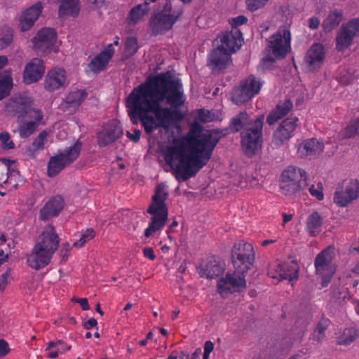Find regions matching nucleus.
Listing matches in <instances>:
<instances>
[{
	"mask_svg": "<svg viewBox=\"0 0 359 359\" xmlns=\"http://www.w3.org/2000/svg\"><path fill=\"white\" fill-rule=\"evenodd\" d=\"M203 130V126L194 122L187 136L173 138L172 145L166 147L165 161L178 181L194 177L212 158L219 141L229 133V128Z\"/></svg>",
	"mask_w": 359,
	"mask_h": 359,
	"instance_id": "nucleus-2",
	"label": "nucleus"
},
{
	"mask_svg": "<svg viewBox=\"0 0 359 359\" xmlns=\"http://www.w3.org/2000/svg\"><path fill=\"white\" fill-rule=\"evenodd\" d=\"M64 208V200L61 196H55L51 198L39 212V219L42 221H48L52 217H57Z\"/></svg>",
	"mask_w": 359,
	"mask_h": 359,
	"instance_id": "nucleus-21",
	"label": "nucleus"
},
{
	"mask_svg": "<svg viewBox=\"0 0 359 359\" xmlns=\"http://www.w3.org/2000/svg\"><path fill=\"white\" fill-rule=\"evenodd\" d=\"M10 135L7 132L0 133L1 146L4 150H10L15 148V144L13 141L10 140Z\"/></svg>",
	"mask_w": 359,
	"mask_h": 359,
	"instance_id": "nucleus-45",
	"label": "nucleus"
},
{
	"mask_svg": "<svg viewBox=\"0 0 359 359\" xmlns=\"http://www.w3.org/2000/svg\"><path fill=\"white\" fill-rule=\"evenodd\" d=\"M104 2V0H87L88 8L90 11L96 10L100 8Z\"/></svg>",
	"mask_w": 359,
	"mask_h": 359,
	"instance_id": "nucleus-54",
	"label": "nucleus"
},
{
	"mask_svg": "<svg viewBox=\"0 0 359 359\" xmlns=\"http://www.w3.org/2000/svg\"><path fill=\"white\" fill-rule=\"evenodd\" d=\"M170 71L149 77L134 88L126 99L132 123L140 119L144 131L150 135L158 128L168 130L171 124L181 121L178 108L184 103L180 79H174Z\"/></svg>",
	"mask_w": 359,
	"mask_h": 359,
	"instance_id": "nucleus-1",
	"label": "nucleus"
},
{
	"mask_svg": "<svg viewBox=\"0 0 359 359\" xmlns=\"http://www.w3.org/2000/svg\"><path fill=\"white\" fill-rule=\"evenodd\" d=\"M332 252L330 248H327L320 252L315 259L316 271L318 274H322L327 271L332 259Z\"/></svg>",
	"mask_w": 359,
	"mask_h": 359,
	"instance_id": "nucleus-29",
	"label": "nucleus"
},
{
	"mask_svg": "<svg viewBox=\"0 0 359 359\" xmlns=\"http://www.w3.org/2000/svg\"><path fill=\"white\" fill-rule=\"evenodd\" d=\"M214 349V344L210 341H207L204 345V353L203 359H208L210 353Z\"/></svg>",
	"mask_w": 359,
	"mask_h": 359,
	"instance_id": "nucleus-56",
	"label": "nucleus"
},
{
	"mask_svg": "<svg viewBox=\"0 0 359 359\" xmlns=\"http://www.w3.org/2000/svg\"><path fill=\"white\" fill-rule=\"evenodd\" d=\"M344 19V12L341 10L330 11L322 23L325 32H330L336 29Z\"/></svg>",
	"mask_w": 359,
	"mask_h": 359,
	"instance_id": "nucleus-28",
	"label": "nucleus"
},
{
	"mask_svg": "<svg viewBox=\"0 0 359 359\" xmlns=\"http://www.w3.org/2000/svg\"><path fill=\"white\" fill-rule=\"evenodd\" d=\"M355 36H359V17L341 25L335 38L336 49L338 51L346 50L351 46Z\"/></svg>",
	"mask_w": 359,
	"mask_h": 359,
	"instance_id": "nucleus-10",
	"label": "nucleus"
},
{
	"mask_svg": "<svg viewBox=\"0 0 359 359\" xmlns=\"http://www.w3.org/2000/svg\"><path fill=\"white\" fill-rule=\"evenodd\" d=\"M123 135V128L120 123L113 121L107 128L97 134V144L100 147H107L119 139Z\"/></svg>",
	"mask_w": 359,
	"mask_h": 359,
	"instance_id": "nucleus-18",
	"label": "nucleus"
},
{
	"mask_svg": "<svg viewBox=\"0 0 359 359\" xmlns=\"http://www.w3.org/2000/svg\"><path fill=\"white\" fill-rule=\"evenodd\" d=\"M248 22V18L245 15H238L232 18L230 20V24L232 26V29H237L240 25H244Z\"/></svg>",
	"mask_w": 359,
	"mask_h": 359,
	"instance_id": "nucleus-51",
	"label": "nucleus"
},
{
	"mask_svg": "<svg viewBox=\"0 0 359 359\" xmlns=\"http://www.w3.org/2000/svg\"><path fill=\"white\" fill-rule=\"evenodd\" d=\"M320 25V20L317 17H312L309 20V27L311 29H316Z\"/></svg>",
	"mask_w": 359,
	"mask_h": 359,
	"instance_id": "nucleus-60",
	"label": "nucleus"
},
{
	"mask_svg": "<svg viewBox=\"0 0 359 359\" xmlns=\"http://www.w3.org/2000/svg\"><path fill=\"white\" fill-rule=\"evenodd\" d=\"M47 136L48 133L46 130L41 131L33 141L32 144L27 148V151L34 153L38 150L43 149Z\"/></svg>",
	"mask_w": 359,
	"mask_h": 359,
	"instance_id": "nucleus-39",
	"label": "nucleus"
},
{
	"mask_svg": "<svg viewBox=\"0 0 359 359\" xmlns=\"http://www.w3.org/2000/svg\"><path fill=\"white\" fill-rule=\"evenodd\" d=\"M309 191L312 196L316 197L318 200L323 199V186L321 183L318 184V187L315 188L314 185H311L309 188Z\"/></svg>",
	"mask_w": 359,
	"mask_h": 359,
	"instance_id": "nucleus-49",
	"label": "nucleus"
},
{
	"mask_svg": "<svg viewBox=\"0 0 359 359\" xmlns=\"http://www.w3.org/2000/svg\"><path fill=\"white\" fill-rule=\"evenodd\" d=\"M221 46L229 53H236L242 46L243 41L242 33L238 29H232L231 32H225L219 36Z\"/></svg>",
	"mask_w": 359,
	"mask_h": 359,
	"instance_id": "nucleus-17",
	"label": "nucleus"
},
{
	"mask_svg": "<svg viewBox=\"0 0 359 359\" xmlns=\"http://www.w3.org/2000/svg\"><path fill=\"white\" fill-rule=\"evenodd\" d=\"M323 224V217L318 212H313L307 218L306 228L310 235H317L316 229L320 228Z\"/></svg>",
	"mask_w": 359,
	"mask_h": 359,
	"instance_id": "nucleus-35",
	"label": "nucleus"
},
{
	"mask_svg": "<svg viewBox=\"0 0 359 359\" xmlns=\"http://www.w3.org/2000/svg\"><path fill=\"white\" fill-rule=\"evenodd\" d=\"M126 136L133 142H137L140 140L141 131L140 130L135 129L133 134L130 133L129 131H127Z\"/></svg>",
	"mask_w": 359,
	"mask_h": 359,
	"instance_id": "nucleus-58",
	"label": "nucleus"
},
{
	"mask_svg": "<svg viewBox=\"0 0 359 359\" xmlns=\"http://www.w3.org/2000/svg\"><path fill=\"white\" fill-rule=\"evenodd\" d=\"M325 55V49L322 44H313L307 51L304 59L309 70L314 71L320 68L324 62Z\"/></svg>",
	"mask_w": 359,
	"mask_h": 359,
	"instance_id": "nucleus-20",
	"label": "nucleus"
},
{
	"mask_svg": "<svg viewBox=\"0 0 359 359\" xmlns=\"http://www.w3.org/2000/svg\"><path fill=\"white\" fill-rule=\"evenodd\" d=\"M324 149L323 142L316 138L305 140L301 144L298 149V153L301 157L315 158L319 156Z\"/></svg>",
	"mask_w": 359,
	"mask_h": 359,
	"instance_id": "nucleus-26",
	"label": "nucleus"
},
{
	"mask_svg": "<svg viewBox=\"0 0 359 359\" xmlns=\"http://www.w3.org/2000/svg\"><path fill=\"white\" fill-rule=\"evenodd\" d=\"M332 297L339 305H342L346 302V299H349V295L346 290H341L339 288H335L332 292Z\"/></svg>",
	"mask_w": 359,
	"mask_h": 359,
	"instance_id": "nucleus-43",
	"label": "nucleus"
},
{
	"mask_svg": "<svg viewBox=\"0 0 359 359\" xmlns=\"http://www.w3.org/2000/svg\"><path fill=\"white\" fill-rule=\"evenodd\" d=\"M60 5L59 7V15L63 16L69 15L76 16L79 14V8L78 7L79 0H59Z\"/></svg>",
	"mask_w": 359,
	"mask_h": 359,
	"instance_id": "nucleus-32",
	"label": "nucleus"
},
{
	"mask_svg": "<svg viewBox=\"0 0 359 359\" xmlns=\"http://www.w3.org/2000/svg\"><path fill=\"white\" fill-rule=\"evenodd\" d=\"M292 106L293 104L290 100L287 99L282 104H278L275 110L282 118L291 110Z\"/></svg>",
	"mask_w": 359,
	"mask_h": 359,
	"instance_id": "nucleus-47",
	"label": "nucleus"
},
{
	"mask_svg": "<svg viewBox=\"0 0 359 359\" xmlns=\"http://www.w3.org/2000/svg\"><path fill=\"white\" fill-rule=\"evenodd\" d=\"M168 192L165 191V185L159 184L156 187L155 194L152 196V203L147 212L152 215L148 228L144 231V236L150 237L153 233L163 228L168 219V210L165 201Z\"/></svg>",
	"mask_w": 359,
	"mask_h": 359,
	"instance_id": "nucleus-6",
	"label": "nucleus"
},
{
	"mask_svg": "<svg viewBox=\"0 0 359 359\" xmlns=\"http://www.w3.org/2000/svg\"><path fill=\"white\" fill-rule=\"evenodd\" d=\"M13 88V79L9 75L0 76V100L9 95Z\"/></svg>",
	"mask_w": 359,
	"mask_h": 359,
	"instance_id": "nucleus-38",
	"label": "nucleus"
},
{
	"mask_svg": "<svg viewBox=\"0 0 359 359\" xmlns=\"http://www.w3.org/2000/svg\"><path fill=\"white\" fill-rule=\"evenodd\" d=\"M45 65L40 58H34L28 62L23 71V82L31 84L37 82L43 76Z\"/></svg>",
	"mask_w": 359,
	"mask_h": 359,
	"instance_id": "nucleus-16",
	"label": "nucleus"
},
{
	"mask_svg": "<svg viewBox=\"0 0 359 359\" xmlns=\"http://www.w3.org/2000/svg\"><path fill=\"white\" fill-rule=\"evenodd\" d=\"M34 21L23 14H22L19 18V28L23 32L30 29L34 26Z\"/></svg>",
	"mask_w": 359,
	"mask_h": 359,
	"instance_id": "nucleus-46",
	"label": "nucleus"
},
{
	"mask_svg": "<svg viewBox=\"0 0 359 359\" xmlns=\"http://www.w3.org/2000/svg\"><path fill=\"white\" fill-rule=\"evenodd\" d=\"M280 268L279 276L282 280H289L290 281L297 279L299 273V266L295 261H291L289 263L278 264Z\"/></svg>",
	"mask_w": 359,
	"mask_h": 359,
	"instance_id": "nucleus-31",
	"label": "nucleus"
},
{
	"mask_svg": "<svg viewBox=\"0 0 359 359\" xmlns=\"http://www.w3.org/2000/svg\"><path fill=\"white\" fill-rule=\"evenodd\" d=\"M276 57H273L269 52V53L262 59L261 64L262 69L266 70L270 69L276 62Z\"/></svg>",
	"mask_w": 359,
	"mask_h": 359,
	"instance_id": "nucleus-50",
	"label": "nucleus"
},
{
	"mask_svg": "<svg viewBox=\"0 0 359 359\" xmlns=\"http://www.w3.org/2000/svg\"><path fill=\"white\" fill-rule=\"evenodd\" d=\"M297 121L298 118L297 117H290L283 120L273 133L272 143L277 147H280L287 141L291 137Z\"/></svg>",
	"mask_w": 359,
	"mask_h": 359,
	"instance_id": "nucleus-15",
	"label": "nucleus"
},
{
	"mask_svg": "<svg viewBox=\"0 0 359 359\" xmlns=\"http://www.w3.org/2000/svg\"><path fill=\"white\" fill-rule=\"evenodd\" d=\"M109 60L110 55H107L106 52H101L90 61L88 67L93 72H99L106 68Z\"/></svg>",
	"mask_w": 359,
	"mask_h": 359,
	"instance_id": "nucleus-33",
	"label": "nucleus"
},
{
	"mask_svg": "<svg viewBox=\"0 0 359 359\" xmlns=\"http://www.w3.org/2000/svg\"><path fill=\"white\" fill-rule=\"evenodd\" d=\"M81 150V143L77 140L73 146L50 157L48 164V175L50 177H55L66 166L70 165L79 156Z\"/></svg>",
	"mask_w": 359,
	"mask_h": 359,
	"instance_id": "nucleus-8",
	"label": "nucleus"
},
{
	"mask_svg": "<svg viewBox=\"0 0 359 359\" xmlns=\"http://www.w3.org/2000/svg\"><path fill=\"white\" fill-rule=\"evenodd\" d=\"M175 22L159 11L151 18L149 26L153 34L156 36L170 30Z\"/></svg>",
	"mask_w": 359,
	"mask_h": 359,
	"instance_id": "nucleus-19",
	"label": "nucleus"
},
{
	"mask_svg": "<svg viewBox=\"0 0 359 359\" xmlns=\"http://www.w3.org/2000/svg\"><path fill=\"white\" fill-rule=\"evenodd\" d=\"M34 49L39 55H46L57 51V32L53 28L44 27L32 39Z\"/></svg>",
	"mask_w": 359,
	"mask_h": 359,
	"instance_id": "nucleus-11",
	"label": "nucleus"
},
{
	"mask_svg": "<svg viewBox=\"0 0 359 359\" xmlns=\"http://www.w3.org/2000/svg\"><path fill=\"white\" fill-rule=\"evenodd\" d=\"M198 270L201 277L214 278L224 272V267L219 259L211 256L207 259V262L205 264H201L198 267Z\"/></svg>",
	"mask_w": 359,
	"mask_h": 359,
	"instance_id": "nucleus-22",
	"label": "nucleus"
},
{
	"mask_svg": "<svg viewBox=\"0 0 359 359\" xmlns=\"http://www.w3.org/2000/svg\"><path fill=\"white\" fill-rule=\"evenodd\" d=\"M149 11V3L144 2L142 4H139L133 7L128 15V18L133 25L136 24L138 21L141 20Z\"/></svg>",
	"mask_w": 359,
	"mask_h": 359,
	"instance_id": "nucleus-34",
	"label": "nucleus"
},
{
	"mask_svg": "<svg viewBox=\"0 0 359 359\" xmlns=\"http://www.w3.org/2000/svg\"><path fill=\"white\" fill-rule=\"evenodd\" d=\"M262 83L255 76L250 75L245 80L241 81L238 86L235 87L231 93V100L237 105L250 100L258 94Z\"/></svg>",
	"mask_w": 359,
	"mask_h": 359,
	"instance_id": "nucleus-9",
	"label": "nucleus"
},
{
	"mask_svg": "<svg viewBox=\"0 0 359 359\" xmlns=\"http://www.w3.org/2000/svg\"><path fill=\"white\" fill-rule=\"evenodd\" d=\"M32 100L26 97L15 96L11 97L6 104L8 114L12 116L23 118L27 114L32 118L34 109L31 108Z\"/></svg>",
	"mask_w": 359,
	"mask_h": 359,
	"instance_id": "nucleus-13",
	"label": "nucleus"
},
{
	"mask_svg": "<svg viewBox=\"0 0 359 359\" xmlns=\"http://www.w3.org/2000/svg\"><path fill=\"white\" fill-rule=\"evenodd\" d=\"M66 80L65 71L62 69H54L49 71L46 76L44 88L49 92L63 86Z\"/></svg>",
	"mask_w": 359,
	"mask_h": 359,
	"instance_id": "nucleus-24",
	"label": "nucleus"
},
{
	"mask_svg": "<svg viewBox=\"0 0 359 359\" xmlns=\"http://www.w3.org/2000/svg\"><path fill=\"white\" fill-rule=\"evenodd\" d=\"M356 338V332L352 329L345 330L344 334L339 337L337 340V344L347 346L352 343Z\"/></svg>",
	"mask_w": 359,
	"mask_h": 359,
	"instance_id": "nucleus-41",
	"label": "nucleus"
},
{
	"mask_svg": "<svg viewBox=\"0 0 359 359\" xmlns=\"http://www.w3.org/2000/svg\"><path fill=\"white\" fill-rule=\"evenodd\" d=\"M281 179L280 189L285 196H300L308 186L306 172L295 166H290L284 170Z\"/></svg>",
	"mask_w": 359,
	"mask_h": 359,
	"instance_id": "nucleus-7",
	"label": "nucleus"
},
{
	"mask_svg": "<svg viewBox=\"0 0 359 359\" xmlns=\"http://www.w3.org/2000/svg\"><path fill=\"white\" fill-rule=\"evenodd\" d=\"M95 236L94 230L91 228L87 229L82 234L81 238L73 243V246L76 248H81L88 240L93 239Z\"/></svg>",
	"mask_w": 359,
	"mask_h": 359,
	"instance_id": "nucleus-44",
	"label": "nucleus"
},
{
	"mask_svg": "<svg viewBox=\"0 0 359 359\" xmlns=\"http://www.w3.org/2000/svg\"><path fill=\"white\" fill-rule=\"evenodd\" d=\"M87 95V93L83 90L70 92L60 104L61 109L64 111H69L71 113L75 112L86 100Z\"/></svg>",
	"mask_w": 359,
	"mask_h": 359,
	"instance_id": "nucleus-25",
	"label": "nucleus"
},
{
	"mask_svg": "<svg viewBox=\"0 0 359 359\" xmlns=\"http://www.w3.org/2000/svg\"><path fill=\"white\" fill-rule=\"evenodd\" d=\"M33 113L35 116L32 115V117L34 118L35 121H29L19 127V133L22 138H27L34 133L39 126V123L43 118V114L40 110H34Z\"/></svg>",
	"mask_w": 359,
	"mask_h": 359,
	"instance_id": "nucleus-30",
	"label": "nucleus"
},
{
	"mask_svg": "<svg viewBox=\"0 0 359 359\" xmlns=\"http://www.w3.org/2000/svg\"><path fill=\"white\" fill-rule=\"evenodd\" d=\"M359 196V182L352 180L346 186L345 190L337 187L334 197V202L340 207H346Z\"/></svg>",
	"mask_w": 359,
	"mask_h": 359,
	"instance_id": "nucleus-14",
	"label": "nucleus"
},
{
	"mask_svg": "<svg viewBox=\"0 0 359 359\" xmlns=\"http://www.w3.org/2000/svg\"><path fill=\"white\" fill-rule=\"evenodd\" d=\"M281 118V116L278 114V113L276 112V111L274 109L267 116L266 118V123L271 126L274 124L276 122H277L279 119Z\"/></svg>",
	"mask_w": 359,
	"mask_h": 359,
	"instance_id": "nucleus-53",
	"label": "nucleus"
},
{
	"mask_svg": "<svg viewBox=\"0 0 359 359\" xmlns=\"http://www.w3.org/2000/svg\"><path fill=\"white\" fill-rule=\"evenodd\" d=\"M60 241L55 228L49 226L39 236L36 244L27 257L28 265L35 270H40L47 266L57 250Z\"/></svg>",
	"mask_w": 359,
	"mask_h": 359,
	"instance_id": "nucleus-5",
	"label": "nucleus"
},
{
	"mask_svg": "<svg viewBox=\"0 0 359 359\" xmlns=\"http://www.w3.org/2000/svg\"><path fill=\"white\" fill-rule=\"evenodd\" d=\"M271 40L267 46L269 52L276 58L284 57L290 49L291 34L285 27H280L278 32L271 36Z\"/></svg>",
	"mask_w": 359,
	"mask_h": 359,
	"instance_id": "nucleus-12",
	"label": "nucleus"
},
{
	"mask_svg": "<svg viewBox=\"0 0 359 359\" xmlns=\"http://www.w3.org/2000/svg\"><path fill=\"white\" fill-rule=\"evenodd\" d=\"M201 354V348H197L195 351L191 354V359H200V355Z\"/></svg>",
	"mask_w": 359,
	"mask_h": 359,
	"instance_id": "nucleus-64",
	"label": "nucleus"
},
{
	"mask_svg": "<svg viewBox=\"0 0 359 359\" xmlns=\"http://www.w3.org/2000/svg\"><path fill=\"white\" fill-rule=\"evenodd\" d=\"M359 128V118L351 120L349 125H348L343 131V136L345 138L354 137L358 134Z\"/></svg>",
	"mask_w": 359,
	"mask_h": 359,
	"instance_id": "nucleus-42",
	"label": "nucleus"
},
{
	"mask_svg": "<svg viewBox=\"0 0 359 359\" xmlns=\"http://www.w3.org/2000/svg\"><path fill=\"white\" fill-rule=\"evenodd\" d=\"M13 39V29L5 25L0 28V50L9 46Z\"/></svg>",
	"mask_w": 359,
	"mask_h": 359,
	"instance_id": "nucleus-36",
	"label": "nucleus"
},
{
	"mask_svg": "<svg viewBox=\"0 0 359 359\" xmlns=\"http://www.w3.org/2000/svg\"><path fill=\"white\" fill-rule=\"evenodd\" d=\"M139 48L137 40L135 37H128L125 43V52L122 55L121 60H126L134 55Z\"/></svg>",
	"mask_w": 359,
	"mask_h": 359,
	"instance_id": "nucleus-37",
	"label": "nucleus"
},
{
	"mask_svg": "<svg viewBox=\"0 0 359 359\" xmlns=\"http://www.w3.org/2000/svg\"><path fill=\"white\" fill-rule=\"evenodd\" d=\"M198 119L203 123L210 122L214 120L215 114L205 109H200L198 111Z\"/></svg>",
	"mask_w": 359,
	"mask_h": 359,
	"instance_id": "nucleus-48",
	"label": "nucleus"
},
{
	"mask_svg": "<svg viewBox=\"0 0 359 359\" xmlns=\"http://www.w3.org/2000/svg\"><path fill=\"white\" fill-rule=\"evenodd\" d=\"M43 6L41 2H37L26 9L22 14L36 22L41 13Z\"/></svg>",
	"mask_w": 359,
	"mask_h": 359,
	"instance_id": "nucleus-40",
	"label": "nucleus"
},
{
	"mask_svg": "<svg viewBox=\"0 0 359 359\" xmlns=\"http://www.w3.org/2000/svg\"><path fill=\"white\" fill-rule=\"evenodd\" d=\"M328 326V320H320L316 327V332H318L319 334H323L325 332V330L327 329Z\"/></svg>",
	"mask_w": 359,
	"mask_h": 359,
	"instance_id": "nucleus-59",
	"label": "nucleus"
},
{
	"mask_svg": "<svg viewBox=\"0 0 359 359\" xmlns=\"http://www.w3.org/2000/svg\"><path fill=\"white\" fill-rule=\"evenodd\" d=\"M255 260L252 245L247 243L235 244L231 250V262L235 269L233 273H227L217 282L219 293L240 292L246 287L244 273L250 270Z\"/></svg>",
	"mask_w": 359,
	"mask_h": 359,
	"instance_id": "nucleus-3",
	"label": "nucleus"
},
{
	"mask_svg": "<svg viewBox=\"0 0 359 359\" xmlns=\"http://www.w3.org/2000/svg\"><path fill=\"white\" fill-rule=\"evenodd\" d=\"M10 351L7 341L4 339H0V357L6 356Z\"/></svg>",
	"mask_w": 359,
	"mask_h": 359,
	"instance_id": "nucleus-55",
	"label": "nucleus"
},
{
	"mask_svg": "<svg viewBox=\"0 0 359 359\" xmlns=\"http://www.w3.org/2000/svg\"><path fill=\"white\" fill-rule=\"evenodd\" d=\"M160 11L168 16L170 19L177 22L183 13L182 4L177 0H165V2L160 5Z\"/></svg>",
	"mask_w": 359,
	"mask_h": 359,
	"instance_id": "nucleus-27",
	"label": "nucleus"
},
{
	"mask_svg": "<svg viewBox=\"0 0 359 359\" xmlns=\"http://www.w3.org/2000/svg\"><path fill=\"white\" fill-rule=\"evenodd\" d=\"M246 4L248 8L253 11L262 7L266 3L262 0H247Z\"/></svg>",
	"mask_w": 359,
	"mask_h": 359,
	"instance_id": "nucleus-52",
	"label": "nucleus"
},
{
	"mask_svg": "<svg viewBox=\"0 0 359 359\" xmlns=\"http://www.w3.org/2000/svg\"><path fill=\"white\" fill-rule=\"evenodd\" d=\"M230 55L224 48L217 47L208 56V66L212 70L218 72L226 69L231 58Z\"/></svg>",
	"mask_w": 359,
	"mask_h": 359,
	"instance_id": "nucleus-23",
	"label": "nucleus"
},
{
	"mask_svg": "<svg viewBox=\"0 0 359 359\" xmlns=\"http://www.w3.org/2000/svg\"><path fill=\"white\" fill-rule=\"evenodd\" d=\"M143 254L145 257L149 258L151 260H154L156 258L154 250L151 248H145L143 249Z\"/></svg>",
	"mask_w": 359,
	"mask_h": 359,
	"instance_id": "nucleus-61",
	"label": "nucleus"
},
{
	"mask_svg": "<svg viewBox=\"0 0 359 359\" xmlns=\"http://www.w3.org/2000/svg\"><path fill=\"white\" fill-rule=\"evenodd\" d=\"M0 161L4 163L7 166L8 172L11 171V165L12 163H14L15 161L10 160L6 158H0Z\"/></svg>",
	"mask_w": 359,
	"mask_h": 359,
	"instance_id": "nucleus-63",
	"label": "nucleus"
},
{
	"mask_svg": "<svg viewBox=\"0 0 359 359\" xmlns=\"http://www.w3.org/2000/svg\"><path fill=\"white\" fill-rule=\"evenodd\" d=\"M72 300L74 302L79 303L82 307L83 310L87 311L90 309V306L86 298L73 297Z\"/></svg>",
	"mask_w": 359,
	"mask_h": 359,
	"instance_id": "nucleus-57",
	"label": "nucleus"
},
{
	"mask_svg": "<svg viewBox=\"0 0 359 359\" xmlns=\"http://www.w3.org/2000/svg\"><path fill=\"white\" fill-rule=\"evenodd\" d=\"M264 120V114L252 118L245 111L239 112L231 119L229 128L233 133L241 131V148L249 158L255 156L262 149Z\"/></svg>",
	"mask_w": 359,
	"mask_h": 359,
	"instance_id": "nucleus-4",
	"label": "nucleus"
},
{
	"mask_svg": "<svg viewBox=\"0 0 359 359\" xmlns=\"http://www.w3.org/2000/svg\"><path fill=\"white\" fill-rule=\"evenodd\" d=\"M97 325V320L94 318H90L88 320L83 323V327L86 330H90Z\"/></svg>",
	"mask_w": 359,
	"mask_h": 359,
	"instance_id": "nucleus-62",
	"label": "nucleus"
}]
</instances>
